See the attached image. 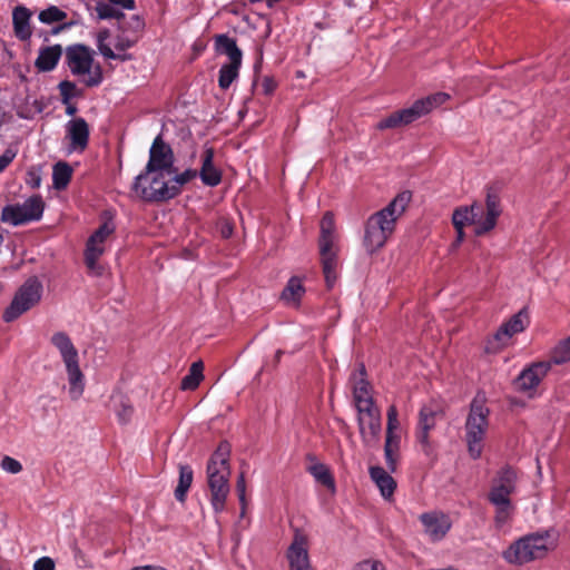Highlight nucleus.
Segmentation results:
<instances>
[{
	"instance_id": "obj_1",
	"label": "nucleus",
	"mask_w": 570,
	"mask_h": 570,
	"mask_svg": "<svg viewBox=\"0 0 570 570\" xmlns=\"http://www.w3.org/2000/svg\"><path fill=\"white\" fill-rule=\"evenodd\" d=\"M198 175L196 169H186L180 174L163 171L147 173L144 169L132 183V191L145 202H167L177 197L183 187Z\"/></svg>"
},
{
	"instance_id": "obj_2",
	"label": "nucleus",
	"mask_w": 570,
	"mask_h": 570,
	"mask_svg": "<svg viewBox=\"0 0 570 570\" xmlns=\"http://www.w3.org/2000/svg\"><path fill=\"white\" fill-rule=\"evenodd\" d=\"M411 198L410 191H402L386 207L368 217L363 238V246L368 254H374L385 246Z\"/></svg>"
},
{
	"instance_id": "obj_3",
	"label": "nucleus",
	"mask_w": 570,
	"mask_h": 570,
	"mask_svg": "<svg viewBox=\"0 0 570 570\" xmlns=\"http://www.w3.org/2000/svg\"><path fill=\"white\" fill-rule=\"evenodd\" d=\"M229 444L220 443L207 463V484L210 492V504L216 513L225 509L229 494Z\"/></svg>"
},
{
	"instance_id": "obj_4",
	"label": "nucleus",
	"mask_w": 570,
	"mask_h": 570,
	"mask_svg": "<svg viewBox=\"0 0 570 570\" xmlns=\"http://www.w3.org/2000/svg\"><path fill=\"white\" fill-rule=\"evenodd\" d=\"M501 214L499 197L489 191L485 199V209L480 203H473L471 206H461L454 209L452 223L455 229L468 225L475 226V234L483 235L497 225V219Z\"/></svg>"
},
{
	"instance_id": "obj_5",
	"label": "nucleus",
	"mask_w": 570,
	"mask_h": 570,
	"mask_svg": "<svg viewBox=\"0 0 570 570\" xmlns=\"http://www.w3.org/2000/svg\"><path fill=\"white\" fill-rule=\"evenodd\" d=\"M58 350L65 364L68 379V394L72 401H78L85 392V375L79 365V353L71 338L65 332H57L50 338Z\"/></svg>"
},
{
	"instance_id": "obj_6",
	"label": "nucleus",
	"mask_w": 570,
	"mask_h": 570,
	"mask_svg": "<svg viewBox=\"0 0 570 570\" xmlns=\"http://www.w3.org/2000/svg\"><path fill=\"white\" fill-rule=\"evenodd\" d=\"M95 51L81 43L68 46L65 50V62L70 72L81 78L87 87H98L102 80V69L95 65Z\"/></svg>"
},
{
	"instance_id": "obj_7",
	"label": "nucleus",
	"mask_w": 570,
	"mask_h": 570,
	"mask_svg": "<svg viewBox=\"0 0 570 570\" xmlns=\"http://www.w3.org/2000/svg\"><path fill=\"white\" fill-rule=\"evenodd\" d=\"M515 484L517 473L510 468L499 471L492 481L488 498L495 507L494 521L498 527L504 525L513 514L514 507L511 502V495L515 491Z\"/></svg>"
},
{
	"instance_id": "obj_8",
	"label": "nucleus",
	"mask_w": 570,
	"mask_h": 570,
	"mask_svg": "<svg viewBox=\"0 0 570 570\" xmlns=\"http://www.w3.org/2000/svg\"><path fill=\"white\" fill-rule=\"evenodd\" d=\"M553 547L549 532L531 533L514 541L503 552V558L509 563L523 564L543 558Z\"/></svg>"
},
{
	"instance_id": "obj_9",
	"label": "nucleus",
	"mask_w": 570,
	"mask_h": 570,
	"mask_svg": "<svg viewBox=\"0 0 570 570\" xmlns=\"http://www.w3.org/2000/svg\"><path fill=\"white\" fill-rule=\"evenodd\" d=\"M490 411L484 400L476 396L470 405L465 421V441L472 459H479L483 450V440L489 428Z\"/></svg>"
},
{
	"instance_id": "obj_10",
	"label": "nucleus",
	"mask_w": 570,
	"mask_h": 570,
	"mask_svg": "<svg viewBox=\"0 0 570 570\" xmlns=\"http://www.w3.org/2000/svg\"><path fill=\"white\" fill-rule=\"evenodd\" d=\"M450 99L446 92H435L416 100L411 107L401 109L391 114L389 117L377 122L380 130L406 126L420 117L431 112L433 109L442 106Z\"/></svg>"
},
{
	"instance_id": "obj_11",
	"label": "nucleus",
	"mask_w": 570,
	"mask_h": 570,
	"mask_svg": "<svg viewBox=\"0 0 570 570\" xmlns=\"http://www.w3.org/2000/svg\"><path fill=\"white\" fill-rule=\"evenodd\" d=\"M320 254L325 282L328 288L333 287L337 278V247L334 216L327 212L321 220Z\"/></svg>"
},
{
	"instance_id": "obj_12",
	"label": "nucleus",
	"mask_w": 570,
	"mask_h": 570,
	"mask_svg": "<svg viewBox=\"0 0 570 570\" xmlns=\"http://www.w3.org/2000/svg\"><path fill=\"white\" fill-rule=\"evenodd\" d=\"M42 283L37 276L29 277L16 292L11 304L3 313L6 322H12L37 305L42 296Z\"/></svg>"
},
{
	"instance_id": "obj_13",
	"label": "nucleus",
	"mask_w": 570,
	"mask_h": 570,
	"mask_svg": "<svg viewBox=\"0 0 570 570\" xmlns=\"http://www.w3.org/2000/svg\"><path fill=\"white\" fill-rule=\"evenodd\" d=\"M45 209V203L39 195L26 199L22 204L7 205L1 213V220L12 226L39 220Z\"/></svg>"
},
{
	"instance_id": "obj_14",
	"label": "nucleus",
	"mask_w": 570,
	"mask_h": 570,
	"mask_svg": "<svg viewBox=\"0 0 570 570\" xmlns=\"http://www.w3.org/2000/svg\"><path fill=\"white\" fill-rule=\"evenodd\" d=\"M147 173L163 171L167 174H179L175 167V156L171 147L158 135L149 149V159L145 167Z\"/></svg>"
},
{
	"instance_id": "obj_15",
	"label": "nucleus",
	"mask_w": 570,
	"mask_h": 570,
	"mask_svg": "<svg viewBox=\"0 0 570 570\" xmlns=\"http://www.w3.org/2000/svg\"><path fill=\"white\" fill-rule=\"evenodd\" d=\"M357 425L361 439L365 446H375L381 436L382 420L379 407H363L357 410Z\"/></svg>"
},
{
	"instance_id": "obj_16",
	"label": "nucleus",
	"mask_w": 570,
	"mask_h": 570,
	"mask_svg": "<svg viewBox=\"0 0 570 570\" xmlns=\"http://www.w3.org/2000/svg\"><path fill=\"white\" fill-rule=\"evenodd\" d=\"M115 224L111 220L105 222L100 227L89 237L85 252V262L90 271L97 269V262L105 253V243L115 233Z\"/></svg>"
},
{
	"instance_id": "obj_17",
	"label": "nucleus",
	"mask_w": 570,
	"mask_h": 570,
	"mask_svg": "<svg viewBox=\"0 0 570 570\" xmlns=\"http://www.w3.org/2000/svg\"><path fill=\"white\" fill-rule=\"evenodd\" d=\"M551 366L549 362H535L525 367L513 381L517 391L532 395L546 377Z\"/></svg>"
},
{
	"instance_id": "obj_18",
	"label": "nucleus",
	"mask_w": 570,
	"mask_h": 570,
	"mask_svg": "<svg viewBox=\"0 0 570 570\" xmlns=\"http://www.w3.org/2000/svg\"><path fill=\"white\" fill-rule=\"evenodd\" d=\"M529 325V315L525 309H521L514 314L508 322L503 323L493 335L491 344L493 348H501L505 346L511 337L521 333Z\"/></svg>"
},
{
	"instance_id": "obj_19",
	"label": "nucleus",
	"mask_w": 570,
	"mask_h": 570,
	"mask_svg": "<svg viewBox=\"0 0 570 570\" xmlns=\"http://www.w3.org/2000/svg\"><path fill=\"white\" fill-rule=\"evenodd\" d=\"M420 521L425 535L434 542L442 540L452 527L450 518L440 511L422 513Z\"/></svg>"
},
{
	"instance_id": "obj_20",
	"label": "nucleus",
	"mask_w": 570,
	"mask_h": 570,
	"mask_svg": "<svg viewBox=\"0 0 570 570\" xmlns=\"http://www.w3.org/2000/svg\"><path fill=\"white\" fill-rule=\"evenodd\" d=\"M286 557L289 563V570H301L312 567L308 557L307 537L302 531L295 530Z\"/></svg>"
},
{
	"instance_id": "obj_21",
	"label": "nucleus",
	"mask_w": 570,
	"mask_h": 570,
	"mask_svg": "<svg viewBox=\"0 0 570 570\" xmlns=\"http://www.w3.org/2000/svg\"><path fill=\"white\" fill-rule=\"evenodd\" d=\"M364 375L365 366L360 364L358 370L351 376L356 410L375 406L370 383L364 379Z\"/></svg>"
},
{
	"instance_id": "obj_22",
	"label": "nucleus",
	"mask_w": 570,
	"mask_h": 570,
	"mask_svg": "<svg viewBox=\"0 0 570 570\" xmlns=\"http://www.w3.org/2000/svg\"><path fill=\"white\" fill-rule=\"evenodd\" d=\"M66 137L70 140V150L83 151L88 146L89 126L81 118H75L66 125Z\"/></svg>"
},
{
	"instance_id": "obj_23",
	"label": "nucleus",
	"mask_w": 570,
	"mask_h": 570,
	"mask_svg": "<svg viewBox=\"0 0 570 570\" xmlns=\"http://www.w3.org/2000/svg\"><path fill=\"white\" fill-rule=\"evenodd\" d=\"M442 416V412L438 406L424 405L420 411V420L416 432L417 441L428 445L429 432L435 426L438 417Z\"/></svg>"
},
{
	"instance_id": "obj_24",
	"label": "nucleus",
	"mask_w": 570,
	"mask_h": 570,
	"mask_svg": "<svg viewBox=\"0 0 570 570\" xmlns=\"http://www.w3.org/2000/svg\"><path fill=\"white\" fill-rule=\"evenodd\" d=\"M32 12L24 6H17L12 11V24L16 37L21 41H27L32 36L30 20Z\"/></svg>"
},
{
	"instance_id": "obj_25",
	"label": "nucleus",
	"mask_w": 570,
	"mask_h": 570,
	"mask_svg": "<svg viewBox=\"0 0 570 570\" xmlns=\"http://www.w3.org/2000/svg\"><path fill=\"white\" fill-rule=\"evenodd\" d=\"M214 150L213 148H206L202 156V168L199 176L206 186H217L222 180L220 171L214 166Z\"/></svg>"
},
{
	"instance_id": "obj_26",
	"label": "nucleus",
	"mask_w": 570,
	"mask_h": 570,
	"mask_svg": "<svg viewBox=\"0 0 570 570\" xmlns=\"http://www.w3.org/2000/svg\"><path fill=\"white\" fill-rule=\"evenodd\" d=\"M62 55V47L60 45H53L48 47H41L39 55L35 61V66L39 71L47 72L53 70Z\"/></svg>"
},
{
	"instance_id": "obj_27",
	"label": "nucleus",
	"mask_w": 570,
	"mask_h": 570,
	"mask_svg": "<svg viewBox=\"0 0 570 570\" xmlns=\"http://www.w3.org/2000/svg\"><path fill=\"white\" fill-rule=\"evenodd\" d=\"M304 294L305 287L303 285L302 278L298 276H293L288 279L284 289L282 291L279 299L286 306L298 307Z\"/></svg>"
},
{
	"instance_id": "obj_28",
	"label": "nucleus",
	"mask_w": 570,
	"mask_h": 570,
	"mask_svg": "<svg viewBox=\"0 0 570 570\" xmlns=\"http://www.w3.org/2000/svg\"><path fill=\"white\" fill-rule=\"evenodd\" d=\"M215 49L218 53L228 57L229 61L227 63L242 65L243 53L235 39L227 35H218L215 38Z\"/></svg>"
},
{
	"instance_id": "obj_29",
	"label": "nucleus",
	"mask_w": 570,
	"mask_h": 570,
	"mask_svg": "<svg viewBox=\"0 0 570 570\" xmlns=\"http://www.w3.org/2000/svg\"><path fill=\"white\" fill-rule=\"evenodd\" d=\"M371 479L374 481L376 487L384 499H390L396 488L394 479L381 466H372L370 469Z\"/></svg>"
},
{
	"instance_id": "obj_30",
	"label": "nucleus",
	"mask_w": 570,
	"mask_h": 570,
	"mask_svg": "<svg viewBox=\"0 0 570 570\" xmlns=\"http://www.w3.org/2000/svg\"><path fill=\"white\" fill-rule=\"evenodd\" d=\"M400 441L401 435L397 434H386L385 445H384V455L387 469L392 472L396 470V464L399 460V451H400Z\"/></svg>"
},
{
	"instance_id": "obj_31",
	"label": "nucleus",
	"mask_w": 570,
	"mask_h": 570,
	"mask_svg": "<svg viewBox=\"0 0 570 570\" xmlns=\"http://www.w3.org/2000/svg\"><path fill=\"white\" fill-rule=\"evenodd\" d=\"M194 479V472L189 465H180L179 466V480L178 484L175 489V498L179 502H184L186 500V494L191 487Z\"/></svg>"
},
{
	"instance_id": "obj_32",
	"label": "nucleus",
	"mask_w": 570,
	"mask_h": 570,
	"mask_svg": "<svg viewBox=\"0 0 570 570\" xmlns=\"http://www.w3.org/2000/svg\"><path fill=\"white\" fill-rule=\"evenodd\" d=\"M550 366L561 365L570 362V336L560 340L550 352Z\"/></svg>"
},
{
	"instance_id": "obj_33",
	"label": "nucleus",
	"mask_w": 570,
	"mask_h": 570,
	"mask_svg": "<svg viewBox=\"0 0 570 570\" xmlns=\"http://www.w3.org/2000/svg\"><path fill=\"white\" fill-rule=\"evenodd\" d=\"M72 176L71 167L63 161H60L53 166L52 170V181L53 187L58 190L65 189Z\"/></svg>"
},
{
	"instance_id": "obj_34",
	"label": "nucleus",
	"mask_w": 570,
	"mask_h": 570,
	"mask_svg": "<svg viewBox=\"0 0 570 570\" xmlns=\"http://www.w3.org/2000/svg\"><path fill=\"white\" fill-rule=\"evenodd\" d=\"M203 370V362H194L189 368V373L181 380L180 389L183 391L195 390L204 377Z\"/></svg>"
},
{
	"instance_id": "obj_35",
	"label": "nucleus",
	"mask_w": 570,
	"mask_h": 570,
	"mask_svg": "<svg viewBox=\"0 0 570 570\" xmlns=\"http://www.w3.org/2000/svg\"><path fill=\"white\" fill-rule=\"evenodd\" d=\"M67 17V12L57 6H49L48 8L41 10L38 14L39 21L45 24L63 22Z\"/></svg>"
},
{
	"instance_id": "obj_36",
	"label": "nucleus",
	"mask_w": 570,
	"mask_h": 570,
	"mask_svg": "<svg viewBox=\"0 0 570 570\" xmlns=\"http://www.w3.org/2000/svg\"><path fill=\"white\" fill-rule=\"evenodd\" d=\"M240 65L224 63L219 69L218 85L226 90L238 77Z\"/></svg>"
},
{
	"instance_id": "obj_37",
	"label": "nucleus",
	"mask_w": 570,
	"mask_h": 570,
	"mask_svg": "<svg viewBox=\"0 0 570 570\" xmlns=\"http://www.w3.org/2000/svg\"><path fill=\"white\" fill-rule=\"evenodd\" d=\"M110 37V32L108 29H102L97 35V48L99 52L107 59H121L125 60V57L117 56L111 48L106 43L107 39Z\"/></svg>"
},
{
	"instance_id": "obj_38",
	"label": "nucleus",
	"mask_w": 570,
	"mask_h": 570,
	"mask_svg": "<svg viewBox=\"0 0 570 570\" xmlns=\"http://www.w3.org/2000/svg\"><path fill=\"white\" fill-rule=\"evenodd\" d=\"M311 474L323 485L327 488L334 487V480L328 471V469L322 464L317 463L309 468Z\"/></svg>"
},
{
	"instance_id": "obj_39",
	"label": "nucleus",
	"mask_w": 570,
	"mask_h": 570,
	"mask_svg": "<svg viewBox=\"0 0 570 570\" xmlns=\"http://www.w3.org/2000/svg\"><path fill=\"white\" fill-rule=\"evenodd\" d=\"M96 12L98 16V19L106 20V19H117L120 20L125 17V14L116 9L112 4L107 2H98L96 4Z\"/></svg>"
},
{
	"instance_id": "obj_40",
	"label": "nucleus",
	"mask_w": 570,
	"mask_h": 570,
	"mask_svg": "<svg viewBox=\"0 0 570 570\" xmlns=\"http://www.w3.org/2000/svg\"><path fill=\"white\" fill-rule=\"evenodd\" d=\"M58 88L63 104H68L71 98L77 96V86L72 81L63 80L58 85Z\"/></svg>"
},
{
	"instance_id": "obj_41",
	"label": "nucleus",
	"mask_w": 570,
	"mask_h": 570,
	"mask_svg": "<svg viewBox=\"0 0 570 570\" xmlns=\"http://www.w3.org/2000/svg\"><path fill=\"white\" fill-rule=\"evenodd\" d=\"M400 422L397 419V410L395 405H391L387 410L386 434H397Z\"/></svg>"
},
{
	"instance_id": "obj_42",
	"label": "nucleus",
	"mask_w": 570,
	"mask_h": 570,
	"mask_svg": "<svg viewBox=\"0 0 570 570\" xmlns=\"http://www.w3.org/2000/svg\"><path fill=\"white\" fill-rule=\"evenodd\" d=\"M0 466L3 471L11 474H17L22 471V464L9 455L2 458Z\"/></svg>"
},
{
	"instance_id": "obj_43",
	"label": "nucleus",
	"mask_w": 570,
	"mask_h": 570,
	"mask_svg": "<svg viewBox=\"0 0 570 570\" xmlns=\"http://www.w3.org/2000/svg\"><path fill=\"white\" fill-rule=\"evenodd\" d=\"M236 490H237L239 502L242 504V514H244L245 503H246V498H245V494H246V481H245L244 473H240L238 479H237Z\"/></svg>"
},
{
	"instance_id": "obj_44",
	"label": "nucleus",
	"mask_w": 570,
	"mask_h": 570,
	"mask_svg": "<svg viewBox=\"0 0 570 570\" xmlns=\"http://www.w3.org/2000/svg\"><path fill=\"white\" fill-rule=\"evenodd\" d=\"M26 184L31 188H39L41 185V175L39 170L30 169L27 173Z\"/></svg>"
},
{
	"instance_id": "obj_45",
	"label": "nucleus",
	"mask_w": 570,
	"mask_h": 570,
	"mask_svg": "<svg viewBox=\"0 0 570 570\" xmlns=\"http://www.w3.org/2000/svg\"><path fill=\"white\" fill-rule=\"evenodd\" d=\"M17 151L8 148L4 150V153L0 156V173H2L16 158Z\"/></svg>"
},
{
	"instance_id": "obj_46",
	"label": "nucleus",
	"mask_w": 570,
	"mask_h": 570,
	"mask_svg": "<svg viewBox=\"0 0 570 570\" xmlns=\"http://www.w3.org/2000/svg\"><path fill=\"white\" fill-rule=\"evenodd\" d=\"M33 570H55V562L49 557L39 558L33 563Z\"/></svg>"
},
{
	"instance_id": "obj_47",
	"label": "nucleus",
	"mask_w": 570,
	"mask_h": 570,
	"mask_svg": "<svg viewBox=\"0 0 570 570\" xmlns=\"http://www.w3.org/2000/svg\"><path fill=\"white\" fill-rule=\"evenodd\" d=\"M354 570H384V566L379 561L365 560L357 563Z\"/></svg>"
},
{
	"instance_id": "obj_48",
	"label": "nucleus",
	"mask_w": 570,
	"mask_h": 570,
	"mask_svg": "<svg viewBox=\"0 0 570 570\" xmlns=\"http://www.w3.org/2000/svg\"><path fill=\"white\" fill-rule=\"evenodd\" d=\"M132 414V407L128 404L122 403L121 410L117 411L118 419L121 423H127Z\"/></svg>"
},
{
	"instance_id": "obj_49",
	"label": "nucleus",
	"mask_w": 570,
	"mask_h": 570,
	"mask_svg": "<svg viewBox=\"0 0 570 570\" xmlns=\"http://www.w3.org/2000/svg\"><path fill=\"white\" fill-rule=\"evenodd\" d=\"M111 3L120 6L124 9L132 10L135 9L134 0H109Z\"/></svg>"
},
{
	"instance_id": "obj_50",
	"label": "nucleus",
	"mask_w": 570,
	"mask_h": 570,
	"mask_svg": "<svg viewBox=\"0 0 570 570\" xmlns=\"http://www.w3.org/2000/svg\"><path fill=\"white\" fill-rule=\"evenodd\" d=\"M77 23V21H68V22H63L62 24H60L59 27L55 28L52 30V33L53 35H57L59 33L60 31L62 30H67V29H70L71 27H73L75 24Z\"/></svg>"
},
{
	"instance_id": "obj_51",
	"label": "nucleus",
	"mask_w": 570,
	"mask_h": 570,
	"mask_svg": "<svg viewBox=\"0 0 570 570\" xmlns=\"http://www.w3.org/2000/svg\"><path fill=\"white\" fill-rule=\"evenodd\" d=\"M222 236L228 238L233 234V226L229 223H225L220 229Z\"/></svg>"
},
{
	"instance_id": "obj_52",
	"label": "nucleus",
	"mask_w": 570,
	"mask_h": 570,
	"mask_svg": "<svg viewBox=\"0 0 570 570\" xmlns=\"http://www.w3.org/2000/svg\"><path fill=\"white\" fill-rule=\"evenodd\" d=\"M263 86H264L265 94H271L274 90V88H275V85H274L273 80H271L268 78H266L264 80Z\"/></svg>"
},
{
	"instance_id": "obj_53",
	"label": "nucleus",
	"mask_w": 570,
	"mask_h": 570,
	"mask_svg": "<svg viewBox=\"0 0 570 570\" xmlns=\"http://www.w3.org/2000/svg\"><path fill=\"white\" fill-rule=\"evenodd\" d=\"M67 105V108H66V114L68 116H73L76 112H77V107L75 105H71V104H66Z\"/></svg>"
},
{
	"instance_id": "obj_54",
	"label": "nucleus",
	"mask_w": 570,
	"mask_h": 570,
	"mask_svg": "<svg viewBox=\"0 0 570 570\" xmlns=\"http://www.w3.org/2000/svg\"><path fill=\"white\" fill-rule=\"evenodd\" d=\"M131 570H166L161 567H155V566H144V567H136Z\"/></svg>"
},
{
	"instance_id": "obj_55",
	"label": "nucleus",
	"mask_w": 570,
	"mask_h": 570,
	"mask_svg": "<svg viewBox=\"0 0 570 570\" xmlns=\"http://www.w3.org/2000/svg\"><path fill=\"white\" fill-rule=\"evenodd\" d=\"M464 227H460V229L456 230L458 242L461 243L464 238Z\"/></svg>"
},
{
	"instance_id": "obj_56",
	"label": "nucleus",
	"mask_w": 570,
	"mask_h": 570,
	"mask_svg": "<svg viewBox=\"0 0 570 570\" xmlns=\"http://www.w3.org/2000/svg\"><path fill=\"white\" fill-rule=\"evenodd\" d=\"M283 355V351L282 350H277L276 353H275V362L278 363L281 361V357Z\"/></svg>"
},
{
	"instance_id": "obj_57",
	"label": "nucleus",
	"mask_w": 570,
	"mask_h": 570,
	"mask_svg": "<svg viewBox=\"0 0 570 570\" xmlns=\"http://www.w3.org/2000/svg\"><path fill=\"white\" fill-rule=\"evenodd\" d=\"M116 47H117V48H120V49H125L124 43L117 45Z\"/></svg>"
},
{
	"instance_id": "obj_58",
	"label": "nucleus",
	"mask_w": 570,
	"mask_h": 570,
	"mask_svg": "<svg viewBox=\"0 0 570 570\" xmlns=\"http://www.w3.org/2000/svg\"><path fill=\"white\" fill-rule=\"evenodd\" d=\"M136 21H137L138 24H140V20H139L138 17H136Z\"/></svg>"
},
{
	"instance_id": "obj_59",
	"label": "nucleus",
	"mask_w": 570,
	"mask_h": 570,
	"mask_svg": "<svg viewBox=\"0 0 570 570\" xmlns=\"http://www.w3.org/2000/svg\"><path fill=\"white\" fill-rule=\"evenodd\" d=\"M3 242V237L2 235L0 234V244Z\"/></svg>"
}]
</instances>
